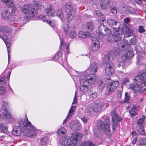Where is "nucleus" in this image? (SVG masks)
I'll return each mask as SVG.
<instances>
[{
    "label": "nucleus",
    "mask_w": 146,
    "mask_h": 146,
    "mask_svg": "<svg viewBox=\"0 0 146 146\" xmlns=\"http://www.w3.org/2000/svg\"><path fill=\"white\" fill-rule=\"evenodd\" d=\"M134 83L129 85L130 88L133 89L135 96L138 93H142L143 92L142 84L146 85V71L143 70L139 72L133 79Z\"/></svg>",
    "instance_id": "1"
},
{
    "label": "nucleus",
    "mask_w": 146,
    "mask_h": 146,
    "mask_svg": "<svg viewBox=\"0 0 146 146\" xmlns=\"http://www.w3.org/2000/svg\"><path fill=\"white\" fill-rule=\"evenodd\" d=\"M18 123L21 126L25 128L23 131L24 134L27 137H33L35 135V128L32 123L29 121L27 117L26 120L20 119L18 121Z\"/></svg>",
    "instance_id": "2"
},
{
    "label": "nucleus",
    "mask_w": 146,
    "mask_h": 146,
    "mask_svg": "<svg viewBox=\"0 0 146 146\" xmlns=\"http://www.w3.org/2000/svg\"><path fill=\"white\" fill-rule=\"evenodd\" d=\"M40 6L38 3H35V6L32 5H24L21 7V11L23 13L25 14L27 18L29 17H30L35 16L36 13L38 9H39Z\"/></svg>",
    "instance_id": "3"
},
{
    "label": "nucleus",
    "mask_w": 146,
    "mask_h": 146,
    "mask_svg": "<svg viewBox=\"0 0 146 146\" xmlns=\"http://www.w3.org/2000/svg\"><path fill=\"white\" fill-rule=\"evenodd\" d=\"M126 33L124 35V43H123L122 45H121L122 48H124L125 46L126 47H130V45H135L136 43V38L135 37L132 36V38H131L129 40V41L127 40H126L125 38L131 36L133 32V29L131 27H129L127 29H126Z\"/></svg>",
    "instance_id": "4"
},
{
    "label": "nucleus",
    "mask_w": 146,
    "mask_h": 146,
    "mask_svg": "<svg viewBox=\"0 0 146 146\" xmlns=\"http://www.w3.org/2000/svg\"><path fill=\"white\" fill-rule=\"evenodd\" d=\"M122 32L121 29L119 30L116 32H113V34L112 35L111 33L110 35L108 36V37L106 38L108 42L110 43H113L114 42H117L119 46L121 47L122 44H120L121 40V34Z\"/></svg>",
    "instance_id": "5"
},
{
    "label": "nucleus",
    "mask_w": 146,
    "mask_h": 146,
    "mask_svg": "<svg viewBox=\"0 0 146 146\" xmlns=\"http://www.w3.org/2000/svg\"><path fill=\"white\" fill-rule=\"evenodd\" d=\"M110 119L109 117L103 116L98 121L97 125L99 128L106 131H110Z\"/></svg>",
    "instance_id": "6"
},
{
    "label": "nucleus",
    "mask_w": 146,
    "mask_h": 146,
    "mask_svg": "<svg viewBox=\"0 0 146 146\" xmlns=\"http://www.w3.org/2000/svg\"><path fill=\"white\" fill-rule=\"evenodd\" d=\"M111 33V31L109 29L104 25L101 24L99 26V31L98 33L96 32V36L97 38L101 40L106 36H107V38L108 37Z\"/></svg>",
    "instance_id": "7"
},
{
    "label": "nucleus",
    "mask_w": 146,
    "mask_h": 146,
    "mask_svg": "<svg viewBox=\"0 0 146 146\" xmlns=\"http://www.w3.org/2000/svg\"><path fill=\"white\" fill-rule=\"evenodd\" d=\"M107 23L109 26L113 29V32H116L121 29L122 25L119 22L115 21L113 19H109L107 20Z\"/></svg>",
    "instance_id": "8"
},
{
    "label": "nucleus",
    "mask_w": 146,
    "mask_h": 146,
    "mask_svg": "<svg viewBox=\"0 0 146 146\" xmlns=\"http://www.w3.org/2000/svg\"><path fill=\"white\" fill-rule=\"evenodd\" d=\"M118 54L117 50L114 48L112 49L108 52L107 54H106L104 55V62L106 63V64L110 62H111L109 61L110 56H111L113 57L117 56Z\"/></svg>",
    "instance_id": "9"
},
{
    "label": "nucleus",
    "mask_w": 146,
    "mask_h": 146,
    "mask_svg": "<svg viewBox=\"0 0 146 146\" xmlns=\"http://www.w3.org/2000/svg\"><path fill=\"white\" fill-rule=\"evenodd\" d=\"M83 135L78 133H75L72 134V136L70 138L72 143L73 144L77 145L80 143L81 141Z\"/></svg>",
    "instance_id": "10"
},
{
    "label": "nucleus",
    "mask_w": 146,
    "mask_h": 146,
    "mask_svg": "<svg viewBox=\"0 0 146 146\" xmlns=\"http://www.w3.org/2000/svg\"><path fill=\"white\" fill-rule=\"evenodd\" d=\"M119 85V82L117 81H114L111 82L107 86L105 94L108 95L111 93Z\"/></svg>",
    "instance_id": "11"
},
{
    "label": "nucleus",
    "mask_w": 146,
    "mask_h": 146,
    "mask_svg": "<svg viewBox=\"0 0 146 146\" xmlns=\"http://www.w3.org/2000/svg\"><path fill=\"white\" fill-rule=\"evenodd\" d=\"M2 104L1 110L4 115V117L3 116H2V117L3 118H5L6 119L10 118L11 117V114L7 108L8 105V103L6 102L3 101Z\"/></svg>",
    "instance_id": "12"
},
{
    "label": "nucleus",
    "mask_w": 146,
    "mask_h": 146,
    "mask_svg": "<svg viewBox=\"0 0 146 146\" xmlns=\"http://www.w3.org/2000/svg\"><path fill=\"white\" fill-rule=\"evenodd\" d=\"M105 70L106 75L109 76L112 75L114 73V65L112 62H110L105 65Z\"/></svg>",
    "instance_id": "13"
},
{
    "label": "nucleus",
    "mask_w": 146,
    "mask_h": 146,
    "mask_svg": "<svg viewBox=\"0 0 146 146\" xmlns=\"http://www.w3.org/2000/svg\"><path fill=\"white\" fill-rule=\"evenodd\" d=\"M144 119L140 118L137 122V129L138 132L141 135H144L145 134V130L143 125Z\"/></svg>",
    "instance_id": "14"
},
{
    "label": "nucleus",
    "mask_w": 146,
    "mask_h": 146,
    "mask_svg": "<svg viewBox=\"0 0 146 146\" xmlns=\"http://www.w3.org/2000/svg\"><path fill=\"white\" fill-rule=\"evenodd\" d=\"M104 105V103L103 102H99L98 103L97 102H94L92 104V110L95 112H99L101 110Z\"/></svg>",
    "instance_id": "15"
},
{
    "label": "nucleus",
    "mask_w": 146,
    "mask_h": 146,
    "mask_svg": "<svg viewBox=\"0 0 146 146\" xmlns=\"http://www.w3.org/2000/svg\"><path fill=\"white\" fill-rule=\"evenodd\" d=\"M92 84L96 82V77L95 73L97 72L98 64L96 62L92 64Z\"/></svg>",
    "instance_id": "16"
},
{
    "label": "nucleus",
    "mask_w": 146,
    "mask_h": 146,
    "mask_svg": "<svg viewBox=\"0 0 146 146\" xmlns=\"http://www.w3.org/2000/svg\"><path fill=\"white\" fill-rule=\"evenodd\" d=\"M124 49L126 52L125 54V56L127 58L129 59L133 57L134 55V52L132 48L130 47H126L124 48H122Z\"/></svg>",
    "instance_id": "17"
},
{
    "label": "nucleus",
    "mask_w": 146,
    "mask_h": 146,
    "mask_svg": "<svg viewBox=\"0 0 146 146\" xmlns=\"http://www.w3.org/2000/svg\"><path fill=\"white\" fill-rule=\"evenodd\" d=\"M22 131L23 129L21 126H16L14 128L12 133L15 135L19 136L21 135Z\"/></svg>",
    "instance_id": "18"
},
{
    "label": "nucleus",
    "mask_w": 146,
    "mask_h": 146,
    "mask_svg": "<svg viewBox=\"0 0 146 146\" xmlns=\"http://www.w3.org/2000/svg\"><path fill=\"white\" fill-rule=\"evenodd\" d=\"M112 121L119 123L122 120L121 118L119 117L115 111H113L111 113Z\"/></svg>",
    "instance_id": "19"
},
{
    "label": "nucleus",
    "mask_w": 146,
    "mask_h": 146,
    "mask_svg": "<svg viewBox=\"0 0 146 146\" xmlns=\"http://www.w3.org/2000/svg\"><path fill=\"white\" fill-rule=\"evenodd\" d=\"M110 0H100V6L103 10L106 9Z\"/></svg>",
    "instance_id": "20"
},
{
    "label": "nucleus",
    "mask_w": 146,
    "mask_h": 146,
    "mask_svg": "<svg viewBox=\"0 0 146 146\" xmlns=\"http://www.w3.org/2000/svg\"><path fill=\"white\" fill-rule=\"evenodd\" d=\"M130 115L132 117L136 115L138 113V107L135 105H133L131 107V109L129 111Z\"/></svg>",
    "instance_id": "21"
},
{
    "label": "nucleus",
    "mask_w": 146,
    "mask_h": 146,
    "mask_svg": "<svg viewBox=\"0 0 146 146\" xmlns=\"http://www.w3.org/2000/svg\"><path fill=\"white\" fill-rule=\"evenodd\" d=\"M11 14L10 10L8 9H5L2 13L1 17L3 18L6 19H9L11 16Z\"/></svg>",
    "instance_id": "22"
},
{
    "label": "nucleus",
    "mask_w": 146,
    "mask_h": 146,
    "mask_svg": "<svg viewBox=\"0 0 146 146\" xmlns=\"http://www.w3.org/2000/svg\"><path fill=\"white\" fill-rule=\"evenodd\" d=\"M52 5L49 4V8L48 9H46L45 10V11L46 12L48 16H54V9L52 8Z\"/></svg>",
    "instance_id": "23"
},
{
    "label": "nucleus",
    "mask_w": 146,
    "mask_h": 146,
    "mask_svg": "<svg viewBox=\"0 0 146 146\" xmlns=\"http://www.w3.org/2000/svg\"><path fill=\"white\" fill-rule=\"evenodd\" d=\"M100 48V43L98 40H96L93 43L92 46V50L95 52L98 50Z\"/></svg>",
    "instance_id": "24"
},
{
    "label": "nucleus",
    "mask_w": 146,
    "mask_h": 146,
    "mask_svg": "<svg viewBox=\"0 0 146 146\" xmlns=\"http://www.w3.org/2000/svg\"><path fill=\"white\" fill-rule=\"evenodd\" d=\"M78 36L82 38L86 37H90L91 34L90 32H86V33H84L82 31H80L78 33Z\"/></svg>",
    "instance_id": "25"
},
{
    "label": "nucleus",
    "mask_w": 146,
    "mask_h": 146,
    "mask_svg": "<svg viewBox=\"0 0 146 146\" xmlns=\"http://www.w3.org/2000/svg\"><path fill=\"white\" fill-rule=\"evenodd\" d=\"M5 133L8 132V126L5 123H2L0 124V131Z\"/></svg>",
    "instance_id": "26"
},
{
    "label": "nucleus",
    "mask_w": 146,
    "mask_h": 146,
    "mask_svg": "<svg viewBox=\"0 0 146 146\" xmlns=\"http://www.w3.org/2000/svg\"><path fill=\"white\" fill-rule=\"evenodd\" d=\"M56 15L59 17L62 22L64 21V20L63 18L64 15L62 12L61 10H58L56 13Z\"/></svg>",
    "instance_id": "27"
},
{
    "label": "nucleus",
    "mask_w": 146,
    "mask_h": 146,
    "mask_svg": "<svg viewBox=\"0 0 146 146\" xmlns=\"http://www.w3.org/2000/svg\"><path fill=\"white\" fill-rule=\"evenodd\" d=\"M88 81V80L84 81V80H83L80 82V85L84 86L88 88L90 86L91 87V85L89 82Z\"/></svg>",
    "instance_id": "28"
},
{
    "label": "nucleus",
    "mask_w": 146,
    "mask_h": 146,
    "mask_svg": "<svg viewBox=\"0 0 146 146\" xmlns=\"http://www.w3.org/2000/svg\"><path fill=\"white\" fill-rule=\"evenodd\" d=\"M5 3L8 7H12L13 6V0H1Z\"/></svg>",
    "instance_id": "29"
},
{
    "label": "nucleus",
    "mask_w": 146,
    "mask_h": 146,
    "mask_svg": "<svg viewBox=\"0 0 146 146\" xmlns=\"http://www.w3.org/2000/svg\"><path fill=\"white\" fill-rule=\"evenodd\" d=\"M75 109V106H72L70 109L68 113L67 116V118H69L71 117L73 114Z\"/></svg>",
    "instance_id": "30"
},
{
    "label": "nucleus",
    "mask_w": 146,
    "mask_h": 146,
    "mask_svg": "<svg viewBox=\"0 0 146 146\" xmlns=\"http://www.w3.org/2000/svg\"><path fill=\"white\" fill-rule=\"evenodd\" d=\"M137 145H145L146 146V139L140 138L138 140Z\"/></svg>",
    "instance_id": "31"
},
{
    "label": "nucleus",
    "mask_w": 146,
    "mask_h": 146,
    "mask_svg": "<svg viewBox=\"0 0 146 146\" xmlns=\"http://www.w3.org/2000/svg\"><path fill=\"white\" fill-rule=\"evenodd\" d=\"M71 127L72 129L77 131L80 129V124L78 123H73Z\"/></svg>",
    "instance_id": "32"
},
{
    "label": "nucleus",
    "mask_w": 146,
    "mask_h": 146,
    "mask_svg": "<svg viewBox=\"0 0 146 146\" xmlns=\"http://www.w3.org/2000/svg\"><path fill=\"white\" fill-rule=\"evenodd\" d=\"M64 143H65V146H70L71 145V141L70 138L66 136Z\"/></svg>",
    "instance_id": "33"
},
{
    "label": "nucleus",
    "mask_w": 146,
    "mask_h": 146,
    "mask_svg": "<svg viewBox=\"0 0 146 146\" xmlns=\"http://www.w3.org/2000/svg\"><path fill=\"white\" fill-rule=\"evenodd\" d=\"M48 138L46 137H44L41 138L40 140V144L42 146H45Z\"/></svg>",
    "instance_id": "34"
},
{
    "label": "nucleus",
    "mask_w": 146,
    "mask_h": 146,
    "mask_svg": "<svg viewBox=\"0 0 146 146\" xmlns=\"http://www.w3.org/2000/svg\"><path fill=\"white\" fill-rule=\"evenodd\" d=\"M129 8H130L129 6L125 7L123 6V8H122V11L124 10V13H125L127 15H129L130 14L131 12L129 10L130 9Z\"/></svg>",
    "instance_id": "35"
},
{
    "label": "nucleus",
    "mask_w": 146,
    "mask_h": 146,
    "mask_svg": "<svg viewBox=\"0 0 146 146\" xmlns=\"http://www.w3.org/2000/svg\"><path fill=\"white\" fill-rule=\"evenodd\" d=\"M9 31V29L8 27H0V32H5L8 33Z\"/></svg>",
    "instance_id": "36"
},
{
    "label": "nucleus",
    "mask_w": 146,
    "mask_h": 146,
    "mask_svg": "<svg viewBox=\"0 0 146 146\" xmlns=\"http://www.w3.org/2000/svg\"><path fill=\"white\" fill-rule=\"evenodd\" d=\"M66 131V130L63 127H60L57 131V133L59 135H61L64 134Z\"/></svg>",
    "instance_id": "37"
},
{
    "label": "nucleus",
    "mask_w": 146,
    "mask_h": 146,
    "mask_svg": "<svg viewBox=\"0 0 146 146\" xmlns=\"http://www.w3.org/2000/svg\"><path fill=\"white\" fill-rule=\"evenodd\" d=\"M125 95L124 102L126 103L129 100L130 96L128 92L125 93Z\"/></svg>",
    "instance_id": "38"
},
{
    "label": "nucleus",
    "mask_w": 146,
    "mask_h": 146,
    "mask_svg": "<svg viewBox=\"0 0 146 146\" xmlns=\"http://www.w3.org/2000/svg\"><path fill=\"white\" fill-rule=\"evenodd\" d=\"M73 18V16L72 15L71 12H70L68 13L67 15V19L68 22H70Z\"/></svg>",
    "instance_id": "39"
},
{
    "label": "nucleus",
    "mask_w": 146,
    "mask_h": 146,
    "mask_svg": "<svg viewBox=\"0 0 146 146\" xmlns=\"http://www.w3.org/2000/svg\"><path fill=\"white\" fill-rule=\"evenodd\" d=\"M66 136H62L59 139V142L60 144L65 146V143H64V141L65 140V138Z\"/></svg>",
    "instance_id": "40"
},
{
    "label": "nucleus",
    "mask_w": 146,
    "mask_h": 146,
    "mask_svg": "<svg viewBox=\"0 0 146 146\" xmlns=\"http://www.w3.org/2000/svg\"><path fill=\"white\" fill-rule=\"evenodd\" d=\"M80 146H91V143L89 141L83 142L81 143Z\"/></svg>",
    "instance_id": "41"
},
{
    "label": "nucleus",
    "mask_w": 146,
    "mask_h": 146,
    "mask_svg": "<svg viewBox=\"0 0 146 146\" xmlns=\"http://www.w3.org/2000/svg\"><path fill=\"white\" fill-rule=\"evenodd\" d=\"M138 32L140 33H142L145 31V29L144 28L143 26L142 25H140L139 27Z\"/></svg>",
    "instance_id": "42"
},
{
    "label": "nucleus",
    "mask_w": 146,
    "mask_h": 146,
    "mask_svg": "<svg viewBox=\"0 0 146 146\" xmlns=\"http://www.w3.org/2000/svg\"><path fill=\"white\" fill-rule=\"evenodd\" d=\"M93 14L97 17L102 16L103 15L99 11H95L94 12Z\"/></svg>",
    "instance_id": "43"
},
{
    "label": "nucleus",
    "mask_w": 146,
    "mask_h": 146,
    "mask_svg": "<svg viewBox=\"0 0 146 146\" xmlns=\"http://www.w3.org/2000/svg\"><path fill=\"white\" fill-rule=\"evenodd\" d=\"M110 11L111 13L113 14H116L117 12V10L115 7H110Z\"/></svg>",
    "instance_id": "44"
},
{
    "label": "nucleus",
    "mask_w": 146,
    "mask_h": 146,
    "mask_svg": "<svg viewBox=\"0 0 146 146\" xmlns=\"http://www.w3.org/2000/svg\"><path fill=\"white\" fill-rule=\"evenodd\" d=\"M129 10L130 11V14H136L137 12V10L135 9H134L133 7H130Z\"/></svg>",
    "instance_id": "45"
},
{
    "label": "nucleus",
    "mask_w": 146,
    "mask_h": 146,
    "mask_svg": "<svg viewBox=\"0 0 146 146\" xmlns=\"http://www.w3.org/2000/svg\"><path fill=\"white\" fill-rule=\"evenodd\" d=\"M0 38H2L4 42L8 39L7 35L5 34H0Z\"/></svg>",
    "instance_id": "46"
},
{
    "label": "nucleus",
    "mask_w": 146,
    "mask_h": 146,
    "mask_svg": "<svg viewBox=\"0 0 146 146\" xmlns=\"http://www.w3.org/2000/svg\"><path fill=\"white\" fill-rule=\"evenodd\" d=\"M5 77L3 76L0 78V84H4L6 83L5 81Z\"/></svg>",
    "instance_id": "47"
},
{
    "label": "nucleus",
    "mask_w": 146,
    "mask_h": 146,
    "mask_svg": "<svg viewBox=\"0 0 146 146\" xmlns=\"http://www.w3.org/2000/svg\"><path fill=\"white\" fill-rule=\"evenodd\" d=\"M105 86L104 83H103L102 81H100L99 84L98 86V88L100 89H103Z\"/></svg>",
    "instance_id": "48"
},
{
    "label": "nucleus",
    "mask_w": 146,
    "mask_h": 146,
    "mask_svg": "<svg viewBox=\"0 0 146 146\" xmlns=\"http://www.w3.org/2000/svg\"><path fill=\"white\" fill-rule=\"evenodd\" d=\"M76 35V32L74 31H72L70 34V37L71 38H73L75 37Z\"/></svg>",
    "instance_id": "49"
},
{
    "label": "nucleus",
    "mask_w": 146,
    "mask_h": 146,
    "mask_svg": "<svg viewBox=\"0 0 146 146\" xmlns=\"http://www.w3.org/2000/svg\"><path fill=\"white\" fill-rule=\"evenodd\" d=\"M129 81V79L128 78H125L123 79L121 84L122 85H124L126 84L127 82Z\"/></svg>",
    "instance_id": "50"
},
{
    "label": "nucleus",
    "mask_w": 146,
    "mask_h": 146,
    "mask_svg": "<svg viewBox=\"0 0 146 146\" xmlns=\"http://www.w3.org/2000/svg\"><path fill=\"white\" fill-rule=\"evenodd\" d=\"M112 121V127L113 131H114L115 130V129L117 126V122H115L114 121Z\"/></svg>",
    "instance_id": "51"
},
{
    "label": "nucleus",
    "mask_w": 146,
    "mask_h": 146,
    "mask_svg": "<svg viewBox=\"0 0 146 146\" xmlns=\"http://www.w3.org/2000/svg\"><path fill=\"white\" fill-rule=\"evenodd\" d=\"M80 89L82 92H85L87 91L88 89V88H86L84 86H83L80 85Z\"/></svg>",
    "instance_id": "52"
},
{
    "label": "nucleus",
    "mask_w": 146,
    "mask_h": 146,
    "mask_svg": "<svg viewBox=\"0 0 146 146\" xmlns=\"http://www.w3.org/2000/svg\"><path fill=\"white\" fill-rule=\"evenodd\" d=\"M86 28L87 30H89L91 29V24L90 22H88L86 23Z\"/></svg>",
    "instance_id": "53"
},
{
    "label": "nucleus",
    "mask_w": 146,
    "mask_h": 146,
    "mask_svg": "<svg viewBox=\"0 0 146 146\" xmlns=\"http://www.w3.org/2000/svg\"><path fill=\"white\" fill-rule=\"evenodd\" d=\"M145 0H135V2L138 4L142 6Z\"/></svg>",
    "instance_id": "54"
},
{
    "label": "nucleus",
    "mask_w": 146,
    "mask_h": 146,
    "mask_svg": "<svg viewBox=\"0 0 146 146\" xmlns=\"http://www.w3.org/2000/svg\"><path fill=\"white\" fill-rule=\"evenodd\" d=\"M5 88L2 86H0V94H2L5 92Z\"/></svg>",
    "instance_id": "55"
},
{
    "label": "nucleus",
    "mask_w": 146,
    "mask_h": 146,
    "mask_svg": "<svg viewBox=\"0 0 146 146\" xmlns=\"http://www.w3.org/2000/svg\"><path fill=\"white\" fill-rule=\"evenodd\" d=\"M122 93V90H119L117 91V94L118 98H121Z\"/></svg>",
    "instance_id": "56"
},
{
    "label": "nucleus",
    "mask_w": 146,
    "mask_h": 146,
    "mask_svg": "<svg viewBox=\"0 0 146 146\" xmlns=\"http://www.w3.org/2000/svg\"><path fill=\"white\" fill-rule=\"evenodd\" d=\"M63 28L64 31L65 32L66 34L69 29V27L67 25H64Z\"/></svg>",
    "instance_id": "57"
},
{
    "label": "nucleus",
    "mask_w": 146,
    "mask_h": 146,
    "mask_svg": "<svg viewBox=\"0 0 146 146\" xmlns=\"http://www.w3.org/2000/svg\"><path fill=\"white\" fill-rule=\"evenodd\" d=\"M61 52L59 51L57 53L55 54L54 58V60H55V61H56L58 60V59H59L58 54H61Z\"/></svg>",
    "instance_id": "58"
},
{
    "label": "nucleus",
    "mask_w": 146,
    "mask_h": 146,
    "mask_svg": "<svg viewBox=\"0 0 146 146\" xmlns=\"http://www.w3.org/2000/svg\"><path fill=\"white\" fill-rule=\"evenodd\" d=\"M142 6L143 8L144 12L146 13V0H145L144 2L143 3Z\"/></svg>",
    "instance_id": "59"
},
{
    "label": "nucleus",
    "mask_w": 146,
    "mask_h": 146,
    "mask_svg": "<svg viewBox=\"0 0 146 146\" xmlns=\"http://www.w3.org/2000/svg\"><path fill=\"white\" fill-rule=\"evenodd\" d=\"M88 119V118L85 117H83L81 119L82 120L84 123L87 122Z\"/></svg>",
    "instance_id": "60"
},
{
    "label": "nucleus",
    "mask_w": 146,
    "mask_h": 146,
    "mask_svg": "<svg viewBox=\"0 0 146 146\" xmlns=\"http://www.w3.org/2000/svg\"><path fill=\"white\" fill-rule=\"evenodd\" d=\"M130 21V19L128 17H127L124 19V21L126 23H128Z\"/></svg>",
    "instance_id": "61"
},
{
    "label": "nucleus",
    "mask_w": 146,
    "mask_h": 146,
    "mask_svg": "<svg viewBox=\"0 0 146 146\" xmlns=\"http://www.w3.org/2000/svg\"><path fill=\"white\" fill-rule=\"evenodd\" d=\"M99 17V18L98 19L99 20V21L103 22L104 21L106 20V18L105 17Z\"/></svg>",
    "instance_id": "62"
},
{
    "label": "nucleus",
    "mask_w": 146,
    "mask_h": 146,
    "mask_svg": "<svg viewBox=\"0 0 146 146\" xmlns=\"http://www.w3.org/2000/svg\"><path fill=\"white\" fill-rule=\"evenodd\" d=\"M60 49H62V46L63 45L64 43V42L62 39L60 38Z\"/></svg>",
    "instance_id": "63"
},
{
    "label": "nucleus",
    "mask_w": 146,
    "mask_h": 146,
    "mask_svg": "<svg viewBox=\"0 0 146 146\" xmlns=\"http://www.w3.org/2000/svg\"><path fill=\"white\" fill-rule=\"evenodd\" d=\"M5 42L7 48H9L10 47V44L8 42H7L6 41H5Z\"/></svg>",
    "instance_id": "64"
}]
</instances>
